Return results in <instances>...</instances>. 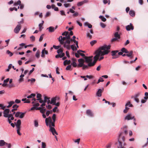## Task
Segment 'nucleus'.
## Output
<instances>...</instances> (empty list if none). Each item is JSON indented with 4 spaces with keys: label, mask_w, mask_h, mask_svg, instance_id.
<instances>
[{
    "label": "nucleus",
    "mask_w": 148,
    "mask_h": 148,
    "mask_svg": "<svg viewBox=\"0 0 148 148\" xmlns=\"http://www.w3.org/2000/svg\"><path fill=\"white\" fill-rule=\"evenodd\" d=\"M110 48V45H105L99 47L95 52V56H97L95 59L99 61H101L104 58L103 56L108 54L110 52L109 50Z\"/></svg>",
    "instance_id": "f257e3e1"
},
{
    "label": "nucleus",
    "mask_w": 148,
    "mask_h": 148,
    "mask_svg": "<svg viewBox=\"0 0 148 148\" xmlns=\"http://www.w3.org/2000/svg\"><path fill=\"white\" fill-rule=\"evenodd\" d=\"M123 132H121L119 133L118 136L117 140L118 144L117 145V148H125L123 146V145L124 146L126 145V143H124L123 144V143L124 142L125 140V138L124 136H123Z\"/></svg>",
    "instance_id": "f03ea898"
},
{
    "label": "nucleus",
    "mask_w": 148,
    "mask_h": 148,
    "mask_svg": "<svg viewBox=\"0 0 148 148\" xmlns=\"http://www.w3.org/2000/svg\"><path fill=\"white\" fill-rule=\"evenodd\" d=\"M118 52V50H113L111 51V56H113L112 59H115L119 57V55L117 54Z\"/></svg>",
    "instance_id": "7ed1b4c3"
},
{
    "label": "nucleus",
    "mask_w": 148,
    "mask_h": 148,
    "mask_svg": "<svg viewBox=\"0 0 148 148\" xmlns=\"http://www.w3.org/2000/svg\"><path fill=\"white\" fill-rule=\"evenodd\" d=\"M97 56H95L93 58L94 60L92 62H90L88 63V66L91 67L94 66L97 62V60L95 59L96 57Z\"/></svg>",
    "instance_id": "20e7f679"
},
{
    "label": "nucleus",
    "mask_w": 148,
    "mask_h": 148,
    "mask_svg": "<svg viewBox=\"0 0 148 148\" xmlns=\"http://www.w3.org/2000/svg\"><path fill=\"white\" fill-rule=\"evenodd\" d=\"M134 118V116H132V114L131 113H128L127 115L125 117L124 119L125 120H132Z\"/></svg>",
    "instance_id": "39448f33"
},
{
    "label": "nucleus",
    "mask_w": 148,
    "mask_h": 148,
    "mask_svg": "<svg viewBox=\"0 0 148 148\" xmlns=\"http://www.w3.org/2000/svg\"><path fill=\"white\" fill-rule=\"evenodd\" d=\"M10 112L11 113V111H10L9 109L7 108L5 109L3 111V116L7 118Z\"/></svg>",
    "instance_id": "423d86ee"
},
{
    "label": "nucleus",
    "mask_w": 148,
    "mask_h": 148,
    "mask_svg": "<svg viewBox=\"0 0 148 148\" xmlns=\"http://www.w3.org/2000/svg\"><path fill=\"white\" fill-rule=\"evenodd\" d=\"M49 131L52 133L53 135H55V134L57 135H58V133L54 127H51V126L50 125H49Z\"/></svg>",
    "instance_id": "0eeeda50"
},
{
    "label": "nucleus",
    "mask_w": 148,
    "mask_h": 148,
    "mask_svg": "<svg viewBox=\"0 0 148 148\" xmlns=\"http://www.w3.org/2000/svg\"><path fill=\"white\" fill-rule=\"evenodd\" d=\"M21 28V26L20 25H17L14 29V31L15 33L17 34L19 33Z\"/></svg>",
    "instance_id": "6e6552de"
},
{
    "label": "nucleus",
    "mask_w": 148,
    "mask_h": 148,
    "mask_svg": "<svg viewBox=\"0 0 148 148\" xmlns=\"http://www.w3.org/2000/svg\"><path fill=\"white\" fill-rule=\"evenodd\" d=\"M126 29L127 31H129L131 30H133L134 29V26L132 23H130V25L126 26Z\"/></svg>",
    "instance_id": "1a4fd4ad"
},
{
    "label": "nucleus",
    "mask_w": 148,
    "mask_h": 148,
    "mask_svg": "<svg viewBox=\"0 0 148 148\" xmlns=\"http://www.w3.org/2000/svg\"><path fill=\"white\" fill-rule=\"evenodd\" d=\"M104 88H103L102 89H99L96 92L97 96L98 97H101V93L103 90Z\"/></svg>",
    "instance_id": "9d476101"
},
{
    "label": "nucleus",
    "mask_w": 148,
    "mask_h": 148,
    "mask_svg": "<svg viewBox=\"0 0 148 148\" xmlns=\"http://www.w3.org/2000/svg\"><path fill=\"white\" fill-rule=\"evenodd\" d=\"M86 114L88 116L92 117L93 116L94 114L91 110L88 109L86 111Z\"/></svg>",
    "instance_id": "9b49d317"
},
{
    "label": "nucleus",
    "mask_w": 148,
    "mask_h": 148,
    "mask_svg": "<svg viewBox=\"0 0 148 148\" xmlns=\"http://www.w3.org/2000/svg\"><path fill=\"white\" fill-rule=\"evenodd\" d=\"M92 57V56H91V57L85 56L84 59H85V62L86 63H88L90 62H92V60L91 58Z\"/></svg>",
    "instance_id": "f8f14e48"
},
{
    "label": "nucleus",
    "mask_w": 148,
    "mask_h": 148,
    "mask_svg": "<svg viewBox=\"0 0 148 148\" xmlns=\"http://www.w3.org/2000/svg\"><path fill=\"white\" fill-rule=\"evenodd\" d=\"M42 95L39 93L37 94L36 95V97L37 98V100L39 101V102L40 103H42L43 102V100H42L41 98Z\"/></svg>",
    "instance_id": "ddd939ff"
},
{
    "label": "nucleus",
    "mask_w": 148,
    "mask_h": 148,
    "mask_svg": "<svg viewBox=\"0 0 148 148\" xmlns=\"http://www.w3.org/2000/svg\"><path fill=\"white\" fill-rule=\"evenodd\" d=\"M18 107V106L17 105V104L14 105L12 106V108H13L12 110L11 111V112H12L13 113V112H14V111L17 110Z\"/></svg>",
    "instance_id": "4468645a"
},
{
    "label": "nucleus",
    "mask_w": 148,
    "mask_h": 148,
    "mask_svg": "<svg viewBox=\"0 0 148 148\" xmlns=\"http://www.w3.org/2000/svg\"><path fill=\"white\" fill-rule=\"evenodd\" d=\"M47 29L48 30L49 32H53L54 31V27L53 26H50Z\"/></svg>",
    "instance_id": "2eb2a0df"
},
{
    "label": "nucleus",
    "mask_w": 148,
    "mask_h": 148,
    "mask_svg": "<svg viewBox=\"0 0 148 148\" xmlns=\"http://www.w3.org/2000/svg\"><path fill=\"white\" fill-rule=\"evenodd\" d=\"M129 14L130 16L132 17H134L135 15L134 11L132 10H131L129 11Z\"/></svg>",
    "instance_id": "dca6fc26"
},
{
    "label": "nucleus",
    "mask_w": 148,
    "mask_h": 148,
    "mask_svg": "<svg viewBox=\"0 0 148 148\" xmlns=\"http://www.w3.org/2000/svg\"><path fill=\"white\" fill-rule=\"evenodd\" d=\"M57 100L56 98V97L52 98L50 104H52L53 105H54L56 102Z\"/></svg>",
    "instance_id": "f3484780"
},
{
    "label": "nucleus",
    "mask_w": 148,
    "mask_h": 148,
    "mask_svg": "<svg viewBox=\"0 0 148 148\" xmlns=\"http://www.w3.org/2000/svg\"><path fill=\"white\" fill-rule=\"evenodd\" d=\"M84 25L85 26H88L89 28H91L92 27V25L87 22H86L84 23Z\"/></svg>",
    "instance_id": "a211bd4d"
},
{
    "label": "nucleus",
    "mask_w": 148,
    "mask_h": 148,
    "mask_svg": "<svg viewBox=\"0 0 148 148\" xmlns=\"http://www.w3.org/2000/svg\"><path fill=\"white\" fill-rule=\"evenodd\" d=\"M8 143L5 142L3 140H0V146L2 147L5 144H7Z\"/></svg>",
    "instance_id": "6ab92c4d"
},
{
    "label": "nucleus",
    "mask_w": 148,
    "mask_h": 148,
    "mask_svg": "<svg viewBox=\"0 0 148 148\" xmlns=\"http://www.w3.org/2000/svg\"><path fill=\"white\" fill-rule=\"evenodd\" d=\"M14 123L15 124L16 127L18 126H20L21 124V121L20 119H18L16 123V122H14Z\"/></svg>",
    "instance_id": "aec40b11"
},
{
    "label": "nucleus",
    "mask_w": 148,
    "mask_h": 148,
    "mask_svg": "<svg viewBox=\"0 0 148 148\" xmlns=\"http://www.w3.org/2000/svg\"><path fill=\"white\" fill-rule=\"evenodd\" d=\"M121 51L123 53H129V51L124 47L122 48Z\"/></svg>",
    "instance_id": "412c9836"
},
{
    "label": "nucleus",
    "mask_w": 148,
    "mask_h": 148,
    "mask_svg": "<svg viewBox=\"0 0 148 148\" xmlns=\"http://www.w3.org/2000/svg\"><path fill=\"white\" fill-rule=\"evenodd\" d=\"M81 59H79L78 60V62L79 63V64L77 65V67H82V66L84 65V64H83V63H80L79 61L80 60H81Z\"/></svg>",
    "instance_id": "4be33fe9"
},
{
    "label": "nucleus",
    "mask_w": 148,
    "mask_h": 148,
    "mask_svg": "<svg viewBox=\"0 0 148 148\" xmlns=\"http://www.w3.org/2000/svg\"><path fill=\"white\" fill-rule=\"evenodd\" d=\"M71 63V60H65L63 62L64 65H66V64H69Z\"/></svg>",
    "instance_id": "5701e85b"
},
{
    "label": "nucleus",
    "mask_w": 148,
    "mask_h": 148,
    "mask_svg": "<svg viewBox=\"0 0 148 148\" xmlns=\"http://www.w3.org/2000/svg\"><path fill=\"white\" fill-rule=\"evenodd\" d=\"M114 35L115 37L118 39H120V36L118 32H116Z\"/></svg>",
    "instance_id": "b1692460"
},
{
    "label": "nucleus",
    "mask_w": 148,
    "mask_h": 148,
    "mask_svg": "<svg viewBox=\"0 0 148 148\" xmlns=\"http://www.w3.org/2000/svg\"><path fill=\"white\" fill-rule=\"evenodd\" d=\"M52 119L51 118L50 116H49L48 118H46L45 120V123L46 125H48L49 124V123H48L47 121L49 120Z\"/></svg>",
    "instance_id": "393cba45"
},
{
    "label": "nucleus",
    "mask_w": 148,
    "mask_h": 148,
    "mask_svg": "<svg viewBox=\"0 0 148 148\" xmlns=\"http://www.w3.org/2000/svg\"><path fill=\"white\" fill-rule=\"evenodd\" d=\"M26 113V112H22L21 113V114H20L19 118L21 119H22L25 116V114Z\"/></svg>",
    "instance_id": "a878e982"
},
{
    "label": "nucleus",
    "mask_w": 148,
    "mask_h": 148,
    "mask_svg": "<svg viewBox=\"0 0 148 148\" xmlns=\"http://www.w3.org/2000/svg\"><path fill=\"white\" fill-rule=\"evenodd\" d=\"M64 48H66V49H68V50H70V48H71L70 46L69 45V44L66 45V44H64Z\"/></svg>",
    "instance_id": "bb28decb"
},
{
    "label": "nucleus",
    "mask_w": 148,
    "mask_h": 148,
    "mask_svg": "<svg viewBox=\"0 0 148 148\" xmlns=\"http://www.w3.org/2000/svg\"><path fill=\"white\" fill-rule=\"evenodd\" d=\"M56 115L55 114H53L52 117V119L53 120V122H55L56 120Z\"/></svg>",
    "instance_id": "cd10ccee"
},
{
    "label": "nucleus",
    "mask_w": 148,
    "mask_h": 148,
    "mask_svg": "<svg viewBox=\"0 0 148 148\" xmlns=\"http://www.w3.org/2000/svg\"><path fill=\"white\" fill-rule=\"evenodd\" d=\"M97 42V41L96 40H93L91 41L90 42V44L91 46H93Z\"/></svg>",
    "instance_id": "c85d7f7f"
},
{
    "label": "nucleus",
    "mask_w": 148,
    "mask_h": 148,
    "mask_svg": "<svg viewBox=\"0 0 148 148\" xmlns=\"http://www.w3.org/2000/svg\"><path fill=\"white\" fill-rule=\"evenodd\" d=\"M128 106L129 107H132L133 106V105L130 103V101H128L125 104V106Z\"/></svg>",
    "instance_id": "c756f323"
},
{
    "label": "nucleus",
    "mask_w": 148,
    "mask_h": 148,
    "mask_svg": "<svg viewBox=\"0 0 148 148\" xmlns=\"http://www.w3.org/2000/svg\"><path fill=\"white\" fill-rule=\"evenodd\" d=\"M25 45V44L24 43H22L21 44H19V45L21 46V47H19L18 48V49H17V50H21L22 48V47L24 46V45Z\"/></svg>",
    "instance_id": "7c9ffc66"
},
{
    "label": "nucleus",
    "mask_w": 148,
    "mask_h": 148,
    "mask_svg": "<svg viewBox=\"0 0 148 148\" xmlns=\"http://www.w3.org/2000/svg\"><path fill=\"white\" fill-rule=\"evenodd\" d=\"M15 113V112H14L12 114H9L8 116V117H7V118L8 119H10V118L12 117V116H13V115Z\"/></svg>",
    "instance_id": "2f4dec72"
},
{
    "label": "nucleus",
    "mask_w": 148,
    "mask_h": 148,
    "mask_svg": "<svg viewBox=\"0 0 148 148\" xmlns=\"http://www.w3.org/2000/svg\"><path fill=\"white\" fill-rule=\"evenodd\" d=\"M46 110V109L45 107H42V108L40 110V112L42 114L45 113V112Z\"/></svg>",
    "instance_id": "473e14b6"
},
{
    "label": "nucleus",
    "mask_w": 148,
    "mask_h": 148,
    "mask_svg": "<svg viewBox=\"0 0 148 148\" xmlns=\"http://www.w3.org/2000/svg\"><path fill=\"white\" fill-rule=\"evenodd\" d=\"M21 113V112H17L16 113V114L15 115V116L16 117H19L20 114Z\"/></svg>",
    "instance_id": "72a5a7b5"
},
{
    "label": "nucleus",
    "mask_w": 148,
    "mask_h": 148,
    "mask_svg": "<svg viewBox=\"0 0 148 148\" xmlns=\"http://www.w3.org/2000/svg\"><path fill=\"white\" fill-rule=\"evenodd\" d=\"M71 48L72 49L73 51L76 50H77L76 47L74 46L73 45H71Z\"/></svg>",
    "instance_id": "f704fd0d"
},
{
    "label": "nucleus",
    "mask_w": 148,
    "mask_h": 148,
    "mask_svg": "<svg viewBox=\"0 0 148 148\" xmlns=\"http://www.w3.org/2000/svg\"><path fill=\"white\" fill-rule=\"evenodd\" d=\"M6 53L7 54L9 55L10 57H11L13 55V53L9 50L7 51Z\"/></svg>",
    "instance_id": "c9c22d12"
},
{
    "label": "nucleus",
    "mask_w": 148,
    "mask_h": 148,
    "mask_svg": "<svg viewBox=\"0 0 148 148\" xmlns=\"http://www.w3.org/2000/svg\"><path fill=\"white\" fill-rule=\"evenodd\" d=\"M139 95H140V93H137L135 94L134 95V97L133 96H132L131 98H133L134 97L135 98H137V97H138L139 96Z\"/></svg>",
    "instance_id": "e433bc0d"
},
{
    "label": "nucleus",
    "mask_w": 148,
    "mask_h": 148,
    "mask_svg": "<svg viewBox=\"0 0 148 148\" xmlns=\"http://www.w3.org/2000/svg\"><path fill=\"white\" fill-rule=\"evenodd\" d=\"M84 4L82 1L78 2L77 3V5L78 6H80Z\"/></svg>",
    "instance_id": "4c0bfd02"
},
{
    "label": "nucleus",
    "mask_w": 148,
    "mask_h": 148,
    "mask_svg": "<svg viewBox=\"0 0 148 148\" xmlns=\"http://www.w3.org/2000/svg\"><path fill=\"white\" fill-rule=\"evenodd\" d=\"M9 9L11 11H12L14 10H15V11H16L17 10V9L16 8L14 7L13 8H10Z\"/></svg>",
    "instance_id": "58836bf2"
},
{
    "label": "nucleus",
    "mask_w": 148,
    "mask_h": 148,
    "mask_svg": "<svg viewBox=\"0 0 148 148\" xmlns=\"http://www.w3.org/2000/svg\"><path fill=\"white\" fill-rule=\"evenodd\" d=\"M133 51H131L130 52H129V53H127L126 56L130 58V57H131V55L133 54Z\"/></svg>",
    "instance_id": "ea45409f"
},
{
    "label": "nucleus",
    "mask_w": 148,
    "mask_h": 148,
    "mask_svg": "<svg viewBox=\"0 0 148 148\" xmlns=\"http://www.w3.org/2000/svg\"><path fill=\"white\" fill-rule=\"evenodd\" d=\"M104 81V80H103V78L102 77H100L98 80V82H97V84L99 83L100 82H103Z\"/></svg>",
    "instance_id": "a19ab883"
},
{
    "label": "nucleus",
    "mask_w": 148,
    "mask_h": 148,
    "mask_svg": "<svg viewBox=\"0 0 148 148\" xmlns=\"http://www.w3.org/2000/svg\"><path fill=\"white\" fill-rule=\"evenodd\" d=\"M52 113V110H47L46 112V115L47 116H48L50 114Z\"/></svg>",
    "instance_id": "79ce46f5"
},
{
    "label": "nucleus",
    "mask_w": 148,
    "mask_h": 148,
    "mask_svg": "<svg viewBox=\"0 0 148 148\" xmlns=\"http://www.w3.org/2000/svg\"><path fill=\"white\" fill-rule=\"evenodd\" d=\"M42 25L41 23L39 24V31H41L42 29H43V27H42Z\"/></svg>",
    "instance_id": "37998d69"
},
{
    "label": "nucleus",
    "mask_w": 148,
    "mask_h": 148,
    "mask_svg": "<svg viewBox=\"0 0 148 148\" xmlns=\"http://www.w3.org/2000/svg\"><path fill=\"white\" fill-rule=\"evenodd\" d=\"M71 65H72L74 67H76L77 66V65L76 62H73L71 64Z\"/></svg>",
    "instance_id": "c03bdc74"
},
{
    "label": "nucleus",
    "mask_w": 148,
    "mask_h": 148,
    "mask_svg": "<svg viewBox=\"0 0 148 148\" xmlns=\"http://www.w3.org/2000/svg\"><path fill=\"white\" fill-rule=\"evenodd\" d=\"M112 145L111 143H110L108 144L106 146V148H110Z\"/></svg>",
    "instance_id": "a18cd8bd"
},
{
    "label": "nucleus",
    "mask_w": 148,
    "mask_h": 148,
    "mask_svg": "<svg viewBox=\"0 0 148 148\" xmlns=\"http://www.w3.org/2000/svg\"><path fill=\"white\" fill-rule=\"evenodd\" d=\"M61 47V45H58L56 46L55 45H53V47L56 49H58L59 48H60Z\"/></svg>",
    "instance_id": "49530a36"
},
{
    "label": "nucleus",
    "mask_w": 148,
    "mask_h": 148,
    "mask_svg": "<svg viewBox=\"0 0 148 148\" xmlns=\"http://www.w3.org/2000/svg\"><path fill=\"white\" fill-rule=\"evenodd\" d=\"M55 122H53L51 123V124H49L48 125H47V126H49V125H50L51 126V127H52H52H53L55 126Z\"/></svg>",
    "instance_id": "de8ad7c7"
},
{
    "label": "nucleus",
    "mask_w": 148,
    "mask_h": 148,
    "mask_svg": "<svg viewBox=\"0 0 148 148\" xmlns=\"http://www.w3.org/2000/svg\"><path fill=\"white\" fill-rule=\"evenodd\" d=\"M46 145L45 143L42 142L41 148H46Z\"/></svg>",
    "instance_id": "09e8293b"
},
{
    "label": "nucleus",
    "mask_w": 148,
    "mask_h": 148,
    "mask_svg": "<svg viewBox=\"0 0 148 148\" xmlns=\"http://www.w3.org/2000/svg\"><path fill=\"white\" fill-rule=\"evenodd\" d=\"M34 126L36 127H38V121L36 120L34 121Z\"/></svg>",
    "instance_id": "8fccbe9b"
},
{
    "label": "nucleus",
    "mask_w": 148,
    "mask_h": 148,
    "mask_svg": "<svg viewBox=\"0 0 148 148\" xmlns=\"http://www.w3.org/2000/svg\"><path fill=\"white\" fill-rule=\"evenodd\" d=\"M63 51V50L61 48L59 49H58L57 50V53L58 54H59L60 53H61Z\"/></svg>",
    "instance_id": "3c124183"
},
{
    "label": "nucleus",
    "mask_w": 148,
    "mask_h": 148,
    "mask_svg": "<svg viewBox=\"0 0 148 148\" xmlns=\"http://www.w3.org/2000/svg\"><path fill=\"white\" fill-rule=\"evenodd\" d=\"M118 38L115 37V38H112L111 40V42H113L114 41H115L118 40Z\"/></svg>",
    "instance_id": "603ef678"
},
{
    "label": "nucleus",
    "mask_w": 148,
    "mask_h": 148,
    "mask_svg": "<svg viewBox=\"0 0 148 148\" xmlns=\"http://www.w3.org/2000/svg\"><path fill=\"white\" fill-rule=\"evenodd\" d=\"M129 109V108H128L126 106H125V109L123 110V112L124 113H127L128 110Z\"/></svg>",
    "instance_id": "864d4df0"
},
{
    "label": "nucleus",
    "mask_w": 148,
    "mask_h": 148,
    "mask_svg": "<svg viewBox=\"0 0 148 148\" xmlns=\"http://www.w3.org/2000/svg\"><path fill=\"white\" fill-rule=\"evenodd\" d=\"M58 109V107L57 106H55V107L53 109L52 111H53V112H55L56 111L58 112V110H56Z\"/></svg>",
    "instance_id": "5fc2aeb1"
},
{
    "label": "nucleus",
    "mask_w": 148,
    "mask_h": 148,
    "mask_svg": "<svg viewBox=\"0 0 148 148\" xmlns=\"http://www.w3.org/2000/svg\"><path fill=\"white\" fill-rule=\"evenodd\" d=\"M100 25L103 28H105L106 26V25L104 23L102 22L100 23Z\"/></svg>",
    "instance_id": "6e6d98bb"
},
{
    "label": "nucleus",
    "mask_w": 148,
    "mask_h": 148,
    "mask_svg": "<svg viewBox=\"0 0 148 148\" xmlns=\"http://www.w3.org/2000/svg\"><path fill=\"white\" fill-rule=\"evenodd\" d=\"M35 56L36 57L38 58H39L40 56V53L38 51H37L35 54Z\"/></svg>",
    "instance_id": "4d7b16f0"
},
{
    "label": "nucleus",
    "mask_w": 148,
    "mask_h": 148,
    "mask_svg": "<svg viewBox=\"0 0 148 148\" xmlns=\"http://www.w3.org/2000/svg\"><path fill=\"white\" fill-rule=\"evenodd\" d=\"M60 14L61 15L66 16V14L64 11L63 10H60Z\"/></svg>",
    "instance_id": "13d9d810"
},
{
    "label": "nucleus",
    "mask_w": 148,
    "mask_h": 148,
    "mask_svg": "<svg viewBox=\"0 0 148 148\" xmlns=\"http://www.w3.org/2000/svg\"><path fill=\"white\" fill-rule=\"evenodd\" d=\"M50 14H51V13L50 12H46V14H45V17H47L49 16H50Z\"/></svg>",
    "instance_id": "bf43d9fd"
},
{
    "label": "nucleus",
    "mask_w": 148,
    "mask_h": 148,
    "mask_svg": "<svg viewBox=\"0 0 148 148\" xmlns=\"http://www.w3.org/2000/svg\"><path fill=\"white\" fill-rule=\"evenodd\" d=\"M69 33L68 32L65 31L62 34V35L63 36H66Z\"/></svg>",
    "instance_id": "052dcab7"
},
{
    "label": "nucleus",
    "mask_w": 148,
    "mask_h": 148,
    "mask_svg": "<svg viewBox=\"0 0 148 148\" xmlns=\"http://www.w3.org/2000/svg\"><path fill=\"white\" fill-rule=\"evenodd\" d=\"M47 97L46 96H45L44 98V100L43 101V100L42 103H45L47 102Z\"/></svg>",
    "instance_id": "680f3d73"
},
{
    "label": "nucleus",
    "mask_w": 148,
    "mask_h": 148,
    "mask_svg": "<svg viewBox=\"0 0 148 148\" xmlns=\"http://www.w3.org/2000/svg\"><path fill=\"white\" fill-rule=\"evenodd\" d=\"M30 38L32 40V41H34L35 40V38L34 36H32L30 37Z\"/></svg>",
    "instance_id": "e2e57ef3"
},
{
    "label": "nucleus",
    "mask_w": 148,
    "mask_h": 148,
    "mask_svg": "<svg viewBox=\"0 0 148 148\" xmlns=\"http://www.w3.org/2000/svg\"><path fill=\"white\" fill-rule=\"evenodd\" d=\"M88 65H86L84 64V65L82 66V69L83 70H84L86 69H88Z\"/></svg>",
    "instance_id": "0e129e2a"
},
{
    "label": "nucleus",
    "mask_w": 148,
    "mask_h": 148,
    "mask_svg": "<svg viewBox=\"0 0 148 148\" xmlns=\"http://www.w3.org/2000/svg\"><path fill=\"white\" fill-rule=\"evenodd\" d=\"M44 35V34H42L40 37V38L39 39V41H40V42H41V41L42 40H43V36Z\"/></svg>",
    "instance_id": "69168bd1"
},
{
    "label": "nucleus",
    "mask_w": 148,
    "mask_h": 148,
    "mask_svg": "<svg viewBox=\"0 0 148 148\" xmlns=\"http://www.w3.org/2000/svg\"><path fill=\"white\" fill-rule=\"evenodd\" d=\"M10 105V106H11L12 105L14 104L15 103V102L13 101H11L8 103Z\"/></svg>",
    "instance_id": "338daca9"
},
{
    "label": "nucleus",
    "mask_w": 148,
    "mask_h": 148,
    "mask_svg": "<svg viewBox=\"0 0 148 148\" xmlns=\"http://www.w3.org/2000/svg\"><path fill=\"white\" fill-rule=\"evenodd\" d=\"M64 5L65 8H67L69 7L70 6V5L69 3H64Z\"/></svg>",
    "instance_id": "774afa93"
}]
</instances>
